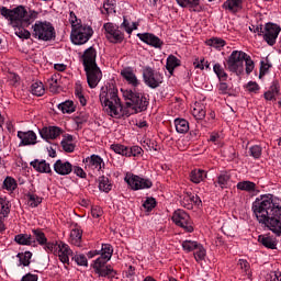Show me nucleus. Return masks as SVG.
<instances>
[{"label": "nucleus", "instance_id": "1", "mask_svg": "<svg viewBox=\"0 0 281 281\" xmlns=\"http://www.w3.org/2000/svg\"><path fill=\"white\" fill-rule=\"evenodd\" d=\"M252 216L276 236H281V201L273 194H262L251 204Z\"/></svg>", "mask_w": 281, "mask_h": 281}, {"label": "nucleus", "instance_id": "2", "mask_svg": "<svg viewBox=\"0 0 281 281\" xmlns=\"http://www.w3.org/2000/svg\"><path fill=\"white\" fill-rule=\"evenodd\" d=\"M123 93L125 106L122 108L120 102V97H117V88L112 86L109 90L110 98L108 99V113L111 117L120 119L122 115H135L136 113H142L148 108V100L146 97L138 92H133V90H121Z\"/></svg>", "mask_w": 281, "mask_h": 281}, {"label": "nucleus", "instance_id": "3", "mask_svg": "<svg viewBox=\"0 0 281 281\" xmlns=\"http://www.w3.org/2000/svg\"><path fill=\"white\" fill-rule=\"evenodd\" d=\"M38 13L36 11H29L23 5H19L14 9H8L7 7H0V16H3L9 21L10 25L14 27L15 35L19 38H30L32 33L30 31L22 29L23 25H31Z\"/></svg>", "mask_w": 281, "mask_h": 281}, {"label": "nucleus", "instance_id": "4", "mask_svg": "<svg viewBox=\"0 0 281 281\" xmlns=\"http://www.w3.org/2000/svg\"><path fill=\"white\" fill-rule=\"evenodd\" d=\"M95 56L97 53L93 47L87 48L82 55V64L90 89H95L100 80H102V70H100V67L95 63Z\"/></svg>", "mask_w": 281, "mask_h": 281}, {"label": "nucleus", "instance_id": "5", "mask_svg": "<svg viewBox=\"0 0 281 281\" xmlns=\"http://www.w3.org/2000/svg\"><path fill=\"white\" fill-rule=\"evenodd\" d=\"M245 65L246 74H251L255 68L254 60L251 56L243 50H233L226 60V68L228 71H232V74H236V76H241L245 71Z\"/></svg>", "mask_w": 281, "mask_h": 281}, {"label": "nucleus", "instance_id": "6", "mask_svg": "<svg viewBox=\"0 0 281 281\" xmlns=\"http://www.w3.org/2000/svg\"><path fill=\"white\" fill-rule=\"evenodd\" d=\"M32 36L36 41L48 43L49 41H54V38H56V29L50 22L36 21L34 25H32Z\"/></svg>", "mask_w": 281, "mask_h": 281}, {"label": "nucleus", "instance_id": "7", "mask_svg": "<svg viewBox=\"0 0 281 281\" xmlns=\"http://www.w3.org/2000/svg\"><path fill=\"white\" fill-rule=\"evenodd\" d=\"M93 36V29L89 25L80 24L71 29L70 41L74 45H85Z\"/></svg>", "mask_w": 281, "mask_h": 281}, {"label": "nucleus", "instance_id": "8", "mask_svg": "<svg viewBox=\"0 0 281 281\" xmlns=\"http://www.w3.org/2000/svg\"><path fill=\"white\" fill-rule=\"evenodd\" d=\"M102 251V252H101ZM101 252V256H100ZM95 256H100L93 262V269L98 276L101 278H106V245H102L101 250H91L88 252V258H94Z\"/></svg>", "mask_w": 281, "mask_h": 281}, {"label": "nucleus", "instance_id": "9", "mask_svg": "<svg viewBox=\"0 0 281 281\" xmlns=\"http://www.w3.org/2000/svg\"><path fill=\"white\" fill-rule=\"evenodd\" d=\"M172 221L175 225H178V227H182L184 232H194V226H192V220L190 218V215L186 213L183 210H177L175 211L172 215Z\"/></svg>", "mask_w": 281, "mask_h": 281}, {"label": "nucleus", "instance_id": "10", "mask_svg": "<svg viewBox=\"0 0 281 281\" xmlns=\"http://www.w3.org/2000/svg\"><path fill=\"white\" fill-rule=\"evenodd\" d=\"M143 78L145 85L150 87V89H157V87L164 82V76L160 72L153 70L150 67L143 70Z\"/></svg>", "mask_w": 281, "mask_h": 281}, {"label": "nucleus", "instance_id": "11", "mask_svg": "<svg viewBox=\"0 0 281 281\" xmlns=\"http://www.w3.org/2000/svg\"><path fill=\"white\" fill-rule=\"evenodd\" d=\"M281 27L276 23L268 22L263 26V41L270 46H273L278 36H280Z\"/></svg>", "mask_w": 281, "mask_h": 281}, {"label": "nucleus", "instance_id": "12", "mask_svg": "<svg viewBox=\"0 0 281 281\" xmlns=\"http://www.w3.org/2000/svg\"><path fill=\"white\" fill-rule=\"evenodd\" d=\"M18 137L20 138L19 146H36L38 144V136H36V133L34 131H19Z\"/></svg>", "mask_w": 281, "mask_h": 281}, {"label": "nucleus", "instance_id": "13", "mask_svg": "<svg viewBox=\"0 0 281 281\" xmlns=\"http://www.w3.org/2000/svg\"><path fill=\"white\" fill-rule=\"evenodd\" d=\"M55 256H58V259L60 260V262H63L65 269H67V266L69 265V256H74V251L71 250L69 245L60 241L57 246Z\"/></svg>", "mask_w": 281, "mask_h": 281}, {"label": "nucleus", "instance_id": "14", "mask_svg": "<svg viewBox=\"0 0 281 281\" xmlns=\"http://www.w3.org/2000/svg\"><path fill=\"white\" fill-rule=\"evenodd\" d=\"M85 167L89 170H104V160L98 155H91L83 160Z\"/></svg>", "mask_w": 281, "mask_h": 281}, {"label": "nucleus", "instance_id": "15", "mask_svg": "<svg viewBox=\"0 0 281 281\" xmlns=\"http://www.w3.org/2000/svg\"><path fill=\"white\" fill-rule=\"evenodd\" d=\"M61 133L63 130H60V127L58 126H48L40 130V136L46 142L49 139H57L58 137H60Z\"/></svg>", "mask_w": 281, "mask_h": 281}, {"label": "nucleus", "instance_id": "16", "mask_svg": "<svg viewBox=\"0 0 281 281\" xmlns=\"http://www.w3.org/2000/svg\"><path fill=\"white\" fill-rule=\"evenodd\" d=\"M121 76L127 82V85L134 87V89H137V87L140 85L139 79H137V75H135V71H133V68L131 67L123 68L121 70Z\"/></svg>", "mask_w": 281, "mask_h": 281}, {"label": "nucleus", "instance_id": "17", "mask_svg": "<svg viewBox=\"0 0 281 281\" xmlns=\"http://www.w3.org/2000/svg\"><path fill=\"white\" fill-rule=\"evenodd\" d=\"M106 30H108V41H110V43H122V41H124V34L122 33V31L117 29V26L111 23H108Z\"/></svg>", "mask_w": 281, "mask_h": 281}, {"label": "nucleus", "instance_id": "18", "mask_svg": "<svg viewBox=\"0 0 281 281\" xmlns=\"http://www.w3.org/2000/svg\"><path fill=\"white\" fill-rule=\"evenodd\" d=\"M137 37L139 38V41H142L143 43H146V45H150L151 47L159 48L161 47V45H164V42L160 41V38L157 37L155 34L138 33Z\"/></svg>", "mask_w": 281, "mask_h": 281}, {"label": "nucleus", "instance_id": "19", "mask_svg": "<svg viewBox=\"0 0 281 281\" xmlns=\"http://www.w3.org/2000/svg\"><path fill=\"white\" fill-rule=\"evenodd\" d=\"M54 170L57 175L65 177L67 175H71V172L74 170V166L69 161L58 159L54 164Z\"/></svg>", "mask_w": 281, "mask_h": 281}, {"label": "nucleus", "instance_id": "20", "mask_svg": "<svg viewBox=\"0 0 281 281\" xmlns=\"http://www.w3.org/2000/svg\"><path fill=\"white\" fill-rule=\"evenodd\" d=\"M237 190H241V192H248V194H252V196H256V194L260 193V190H258V186L256 184V182H251L249 180L238 182Z\"/></svg>", "mask_w": 281, "mask_h": 281}, {"label": "nucleus", "instance_id": "21", "mask_svg": "<svg viewBox=\"0 0 281 281\" xmlns=\"http://www.w3.org/2000/svg\"><path fill=\"white\" fill-rule=\"evenodd\" d=\"M258 243L263 245L267 249H277L278 247V239L269 234L259 235Z\"/></svg>", "mask_w": 281, "mask_h": 281}, {"label": "nucleus", "instance_id": "22", "mask_svg": "<svg viewBox=\"0 0 281 281\" xmlns=\"http://www.w3.org/2000/svg\"><path fill=\"white\" fill-rule=\"evenodd\" d=\"M191 113L195 120H204L205 119V104L201 102H195L191 106Z\"/></svg>", "mask_w": 281, "mask_h": 281}, {"label": "nucleus", "instance_id": "23", "mask_svg": "<svg viewBox=\"0 0 281 281\" xmlns=\"http://www.w3.org/2000/svg\"><path fill=\"white\" fill-rule=\"evenodd\" d=\"M14 240L15 243H18V245H24L26 247H32V245H36V240L30 234L15 235Z\"/></svg>", "mask_w": 281, "mask_h": 281}, {"label": "nucleus", "instance_id": "24", "mask_svg": "<svg viewBox=\"0 0 281 281\" xmlns=\"http://www.w3.org/2000/svg\"><path fill=\"white\" fill-rule=\"evenodd\" d=\"M280 94V85L277 81H273L269 90L263 93L265 100L271 102L276 100V97Z\"/></svg>", "mask_w": 281, "mask_h": 281}, {"label": "nucleus", "instance_id": "25", "mask_svg": "<svg viewBox=\"0 0 281 281\" xmlns=\"http://www.w3.org/2000/svg\"><path fill=\"white\" fill-rule=\"evenodd\" d=\"M69 240L71 245H75V247H80L82 244V229L80 227L76 226L70 231V237Z\"/></svg>", "mask_w": 281, "mask_h": 281}, {"label": "nucleus", "instance_id": "26", "mask_svg": "<svg viewBox=\"0 0 281 281\" xmlns=\"http://www.w3.org/2000/svg\"><path fill=\"white\" fill-rule=\"evenodd\" d=\"M31 166L36 170L37 172H52V167L45 160H33L31 161Z\"/></svg>", "mask_w": 281, "mask_h": 281}, {"label": "nucleus", "instance_id": "27", "mask_svg": "<svg viewBox=\"0 0 281 281\" xmlns=\"http://www.w3.org/2000/svg\"><path fill=\"white\" fill-rule=\"evenodd\" d=\"M223 8L229 12H238V10H243V0H226Z\"/></svg>", "mask_w": 281, "mask_h": 281}, {"label": "nucleus", "instance_id": "28", "mask_svg": "<svg viewBox=\"0 0 281 281\" xmlns=\"http://www.w3.org/2000/svg\"><path fill=\"white\" fill-rule=\"evenodd\" d=\"M180 65H181V60H179V58H177L175 55L168 56L166 69L167 71H169L170 75H172L175 69H177V67H180Z\"/></svg>", "mask_w": 281, "mask_h": 281}, {"label": "nucleus", "instance_id": "29", "mask_svg": "<svg viewBox=\"0 0 281 281\" xmlns=\"http://www.w3.org/2000/svg\"><path fill=\"white\" fill-rule=\"evenodd\" d=\"M124 181L132 190H139V176L126 173Z\"/></svg>", "mask_w": 281, "mask_h": 281}, {"label": "nucleus", "instance_id": "30", "mask_svg": "<svg viewBox=\"0 0 281 281\" xmlns=\"http://www.w3.org/2000/svg\"><path fill=\"white\" fill-rule=\"evenodd\" d=\"M175 127L177 133H188V131H190V123H188L186 119H176Z\"/></svg>", "mask_w": 281, "mask_h": 281}, {"label": "nucleus", "instance_id": "31", "mask_svg": "<svg viewBox=\"0 0 281 281\" xmlns=\"http://www.w3.org/2000/svg\"><path fill=\"white\" fill-rule=\"evenodd\" d=\"M207 177L205 170L202 169H194L191 171L190 179L192 183H201Z\"/></svg>", "mask_w": 281, "mask_h": 281}, {"label": "nucleus", "instance_id": "32", "mask_svg": "<svg viewBox=\"0 0 281 281\" xmlns=\"http://www.w3.org/2000/svg\"><path fill=\"white\" fill-rule=\"evenodd\" d=\"M193 256L196 262H203V260H205V256H207V251L205 250V247L198 244L193 250Z\"/></svg>", "mask_w": 281, "mask_h": 281}, {"label": "nucleus", "instance_id": "33", "mask_svg": "<svg viewBox=\"0 0 281 281\" xmlns=\"http://www.w3.org/2000/svg\"><path fill=\"white\" fill-rule=\"evenodd\" d=\"M229 179L232 177L227 171H223L217 176V180L214 182L215 186H218L220 188H226L229 184Z\"/></svg>", "mask_w": 281, "mask_h": 281}, {"label": "nucleus", "instance_id": "34", "mask_svg": "<svg viewBox=\"0 0 281 281\" xmlns=\"http://www.w3.org/2000/svg\"><path fill=\"white\" fill-rule=\"evenodd\" d=\"M16 258H19V267H30V262L32 260V252L25 251V252H19L16 255Z\"/></svg>", "mask_w": 281, "mask_h": 281}, {"label": "nucleus", "instance_id": "35", "mask_svg": "<svg viewBox=\"0 0 281 281\" xmlns=\"http://www.w3.org/2000/svg\"><path fill=\"white\" fill-rule=\"evenodd\" d=\"M47 82H48L49 91H52V93H57L58 87H60V75H53L47 80Z\"/></svg>", "mask_w": 281, "mask_h": 281}, {"label": "nucleus", "instance_id": "36", "mask_svg": "<svg viewBox=\"0 0 281 281\" xmlns=\"http://www.w3.org/2000/svg\"><path fill=\"white\" fill-rule=\"evenodd\" d=\"M31 93L32 95H36L41 98V95H45V86L41 81H36L31 86Z\"/></svg>", "mask_w": 281, "mask_h": 281}, {"label": "nucleus", "instance_id": "37", "mask_svg": "<svg viewBox=\"0 0 281 281\" xmlns=\"http://www.w3.org/2000/svg\"><path fill=\"white\" fill-rule=\"evenodd\" d=\"M32 238H34L35 243H38V245L43 246L47 243V237L45 236V233L41 229H32Z\"/></svg>", "mask_w": 281, "mask_h": 281}, {"label": "nucleus", "instance_id": "38", "mask_svg": "<svg viewBox=\"0 0 281 281\" xmlns=\"http://www.w3.org/2000/svg\"><path fill=\"white\" fill-rule=\"evenodd\" d=\"M139 24L137 22L131 23L126 16L123 18V23L121 24V27L127 33L133 34L134 30H137Z\"/></svg>", "mask_w": 281, "mask_h": 281}, {"label": "nucleus", "instance_id": "39", "mask_svg": "<svg viewBox=\"0 0 281 281\" xmlns=\"http://www.w3.org/2000/svg\"><path fill=\"white\" fill-rule=\"evenodd\" d=\"M75 97L80 102L81 106H87V99L85 98V94L82 93V86L80 85V81L76 82Z\"/></svg>", "mask_w": 281, "mask_h": 281}, {"label": "nucleus", "instance_id": "40", "mask_svg": "<svg viewBox=\"0 0 281 281\" xmlns=\"http://www.w3.org/2000/svg\"><path fill=\"white\" fill-rule=\"evenodd\" d=\"M57 106L63 113H74L76 111V105L74 104V101H65L59 103Z\"/></svg>", "mask_w": 281, "mask_h": 281}, {"label": "nucleus", "instance_id": "41", "mask_svg": "<svg viewBox=\"0 0 281 281\" xmlns=\"http://www.w3.org/2000/svg\"><path fill=\"white\" fill-rule=\"evenodd\" d=\"M10 214V202L3 198H0V216L2 218H8Z\"/></svg>", "mask_w": 281, "mask_h": 281}, {"label": "nucleus", "instance_id": "42", "mask_svg": "<svg viewBox=\"0 0 281 281\" xmlns=\"http://www.w3.org/2000/svg\"><path fill=\"white\" fill-rule=\"evenodd\" d=\"M26 198H27V205H30V207H38V205L43 203V199L34 193H27Z\"/></svg>", "mask_w": 281, "mask_h": 281}, {"label": "nucleus", "instance_id": "43", "mask_svg": "<svg viewBox=\"0 0 281 281\" xmlns=\"http://www.w3.org/2000/svg\"><path fill=\"white\" fill-rule=\"evenodd\" d=\"M214 74L217 76L218 80H227V72H225V68L221 66V64H215L213 66Z\"/></svg>", "mask_w": 281, "mask_h": 281}, {"label": "nucleus", "instance_id": "44", "mask_svg": "<svg viewBox=\"0 0 281 281\" xmlns=\"http://www.w3.org/2000/svg\"><path fill=\"white\" fill-rule=\"evenodd\" d=\"M16 180L12 177H7L3 181V188L9 192H14V190H16Z\"/></svg>", "mask_w": 281, "mask_h": 281}, {"label": "nucleus", "instance_id": "45", "mask_svg": "<svg viewBox=\"0 0 281 281\" xmlns=\"http://www.w3.org/2000/svg\"><path fill=\"white\" fill-rule=\"evenodd\" d=\"M199 246L198 241L194 240H183L181 247L183 251L190 254V251H194V249Z\"/></svg>", "mask_w": 281, "mask_h": 281}, {"label": "nucleus", "instance_id": "46", "mask_svg": "<svg viewBox=\"0 0 281 281\" xmlns=\"http://www.w3.org/2000/svg\"><path fill=\"white\" fill-rule=\"evenodd\" d=\"M180 8H198L201 0H176Z\"/></svg>", "mask_w": 281, "mask_h": 281}, {"label": "nucleus", "instance_id": "47", "mask_svg": "<svg viewBox=\"0 0 281 281\" xmlns=\"http://www.w3.org/2000/svg\"><path fill=\"white\" fill-rule=\"evenodd\" d=\"M68 21L71 25V30H74L75 27H78L80 25H82V21L80 19H78V16L76 15V13L74 11L69 12V18Z\"/></svg>", "mask_w": 281, "mask_h": 281}, {"label": "nucleus", "instance_id": "48", "mask_svg": "<svg viewBox=\"0 0 281 281\" xmlns=\"http://www.w3.org/2000/svg\"><path fill=\"white\" fill-rule=\"evenodd\" d=\"M207 45L214 47L215 49H221L222 47H225V42L222 38L214 37L207 41Z\"/></svg>", "mask_w": 281, "mask_h": 281}, {"label": "nucleus", "instance_id": "49", "mask_svg": "<svg viewBox=\"0 0 281 281\" xmlns=\"http://www.w3.org/2000/svg\"><path fill=\"white\" fill-rule=\"evenodd\" d=\"M192 193H187L181 200L182 207H186L187 210H192Z\"/></svg>", "mask_w": 281, "mask_h": 281}, {"label": "nucleus", "instance_id": "50", "mask_svg": "<svg viewBox=\"0 0 281 281\" xmlns=\"http://www.w3.org/2000/svg\"><path fill=\"white\" fill-rule=\"evenodd\" d=\"M250 156L254 157V159H260L262 156V147L255 145L249 148Z\"/></svg>", "mask_w": 281, "mask_h": 281}, {"label": "nucleus", "instance_id": "51", "mask_svg": "<svg viewBox=\"0 0 281 281\" xmlns=\"http://www.w3.org/2000/svg\"><path fill=\"white\" fill-rule=\"evenodd\" d=\"M138 190H148L153 188V181L138 177Z\"/></svg>", "mask_w": 281, "mask_h": 281}, {"label": "nucleus", "instance_id": "52", "mask_svg": "<svg viewBox=\"0 0 281 281\" xmlns=\"http://www.w3.org/2000/svg\"><path fill=\"white\" fill-rule=\"evenodd\" d=\"M72 259L79 267H88L89 262L87 261V257L85 255H76Z\"/></svg>", "mask_w": 281, "mask_h": 281}, {"label": "nucleus", "instance_id": "53", "mask_svg": "<svg viewBox=\"0 0 281 281\" xmlns=\"http://www.w3.org/2000/svg\"><path fill=\"white\" fill-rule=\"evenodd\" d=\"M106 278L108 280H112V281L119 280L117 271H115V269H113L111 266L106 267Z\"/></svg>", "mask_w": 281, "mask_h": 281}, {"label": "nucleus", "instance_id": "54", "mask_svg": "<svg viewBox=\"0 0 281 281\" xmlns=\"http://www.w3.org/2000/svg\"><path fill=\"white\" fill-rule=\"evenodd\" d=\"M156 205H157V201L154 198H148L144 202L143 207H145V210H147V212H150V210H153Z\"/></svg>", "mask_w": 281, "mask_h": 281}, {"label": "nucleus", "instance_id": "55", "mask_svg": "<svg viewBox=\"0 0 281 281\" xmlns=\"http://www.w3.org/2000/svg\"><path fill=\"white\" fill-rule=\"evenodd\" d=\"M42 247H44L45 251H47L48 254L54 251V254H56V251L58 250V244L55 243H45L44 245H42Z\"/></svg>", "mask_w": 281, "mask_h": 281}, {"label": "nucleus", "instance_id": "56", "mask_svg": "<svg viewBox=\"0 0 281 281\" xmlns=\"http://www.w3.org/2000/svg\"><path fill=\"white\" fill-rule=\"evenodd\" d=\"M111 149L116 153V155H127V148L124 147L123 145H112Z\"/></svg>", "mask_w": 281, "mask_h": 281}, {"label": "nucleus", "instance_id": "57", "mask_svg": "<svg viewBox=\"0 0 281 281\" xmlns=\"http://www.w3.org/2000/svg\"><path fill=\"white\" fill-rule=\"evenodd\" d=\"M269 69H271V64H269V61H261V67H260V78H262V76H266V74L269 72Z\"/></svg>", "mask_w": 281, "mask_h": 281}, {"label": "nucleus", "instance_id": "58", "mask_svg": "<svg viewBox=\"0 0 281 281\" xmlns=\"http://www.w3.org/2000/svg\"><path fill=\"white\" fill-rule=\"evenodd\" d=\"M250 32H254L255 34H257L258 36H265V26L262 25H252L249 27Z\"/></svg>", "mask_w": 281, "mask_h": 281}, {"label": "nucleus", "instance_id": "59", "mask_svg": "<svg viewBox=\"0 0 281 281\" xmlns=\"http://www.w3.org/2000/svg\"><path fill=\"white\" fill-rule=\"evenodd\" d=\"M61 148L65 153H74L76 145H74V143L61 142Z\"/></svg>", "mask_w": 281, "mask_h": 281}, {"label": "nucleus", "instance_id": "60", "mask_svg": "<svg viewBox=\"0 0 281 281\" xmlns=\"http://www.w3.org/2000/svg\"><path fill=\"white\" fill-rule=\"evenodd\" d=\"M98 183L100 192H106V178L104 176L99 177Z\"/></svg>", "mask_w": 281, "mask_h": 281}, {"label": "nucleus", "instance_id": "61", "mask_svg": "<svg viewBox=\"0 0 281 281\" xmlns=\"http://www.w3.org/2000/svg\"><path fill=\"white\" fill-rule=\"evenodd\" d=\"M116 3H117V1H115V0H108V8H106L108 14H115Z\"/></svg>", "mask_w": 281, "mask_h": 281}, {"label": "nucleus", "instance_id": "62", "mask_svg": "<svg viewBox=\"0 0 281 281\" xmlns=\"http://www.w3.org/2000/svg\"><path fill=\"white\" fill-rule=\"evenodd\" d=\"M99 98L103 109H106V88L104 87L101 88V93Z\"/></svg>", "mask_w": 281, "mask_h": 281}, {"label": "nucleus", "instance_id": "63", "mask_svg": "<svg viewBox=\"0 0 281 281\" xmlns=\"http://www.w3.org/2000/svg\"><path fill=\"white\" fill-rule=\"evenodd\" d=\"M104 214V211H102V207L100 206H94L91 210V215L93 216V218H100V216H102Z\"/></svg>", "mask_w": 281, "mask_h": 281}, {"label": "nucleus", "instance_id": "64", "mask_svg": "<svg viewBox=\"0 0 281 281\" xmlns=\"http://www.w3.org/2000/svg\"><path fill=\"white\" fill-rule=\"evenodd\" d=\"M220 93L227 95L229 93V86L226 82H221L218 86Z\"/></svg>", "mask_w": 281, "mask_h": 281}]
</instances>
